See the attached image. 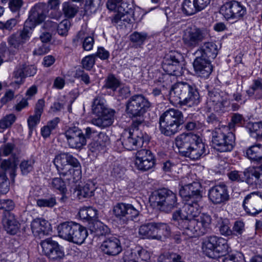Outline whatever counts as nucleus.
<instances>
[{
  "label": "nucleus",
  "mask_w": 262,
  "mask_h": 262,
  "mask_svg": "<svg viewBox=\"0 0 262 262\" xmlns=\"http://www.w3.org/2000/svg\"><path fill=\"white\" fill-rule=\"evenodd\" d=\"M169 100L175 106L191 107L200 103V97L195 84L182 82L172 86L169 92Z\"/></svg>",
  "instance_id": "nucleus-1"
},
{
  "label": "nucleus",
  "mask_w": 262,
  "mask_h": 262,
  "mask_svg": "<svg viewBox=\"0 0 262 262\" xmlns=\"http://www.w3.org/2000/svg\"><path fill=\"white\" fill-rule=\"evenodd\" d=\"M150 106L149 101L142 95H135L129 98L126 103L125 111L132 119L134 126L144 124L143 115Z\"/></svg>",
  "instance_id": "nucleus-2"
},
{
  "label": "nucleus",
  "mask_w": 262,
  "mask_h": 262,
  "mask_svg": "<svg viewBox=\"0 0 262 262\" xmlns=\"http://www.w3.org/2000/svg\"><path fill=\"white\" fill-rule=\"evenodd\" d=\"M183 123L182 113L174 108L166 110L159 118L160 130L166 136H171L178 133Z\"/></svg>",
  "instance_id": "nucleus-3"
},
{
  "label": "nucleus",
  "mask_w": 262,
  "mask_h": 262,
  "mask_svg": "<svg viewBox=\"0 0 262 262\" xmlns=\"http://www.w3.org/2000/svg\"><path fill=\"white\" fill-rule=\"evenodd\" d=\"M234 135L228 126L215 127L212 132L211 142L214 148L220 152L231 151L235 146Z\"/></svg>",
  "instance_id": "nucleus-4"
},
{
  "label": "nucleus",
  "mask_w": 262,
  "mask_h": 262,
  "mask_svg": "<svg viewBox=\"0 0 262 262\" xmlns=\"http://www.w3.org/2000/svg\"><path fill=\"white\" fill-rule=\"evenodd\" d=\"M149 199L152 205L165 212H170L178 207L176 194L166 188L154 191Z\"/></svg>",
  "instance_id": "nucleus-5"
},
{
  "label": "nucleus",
  "mask_w": 262,
  "mask_h": 262,
  "mask_svg": "<svg viewBox=\"0 0 262 262\" xmlns=\"http://www.w3.org/2000/svg\"><path fill=\"white\" fill-rule=\"evenodd\" d=\"M105 100L100 96H97L93 100L92 110L93 114L98 116L93 118L91 123L101 128H104L111 125L114 120V113L113 110L105 107Z\"/></svg>",
  "instance_id": "nucleus-6"
},
{
  "label": "nucleus",
  "mask_w": 262,
  "mask_h": 262,
  "mask_svg": "<svg viewBox=\"0 0 262 262\" xmlns=\"http://www.w3.org/2000/svg\"><path fill=\"white\" fill-rule=\"evenodd\" d=\"M202 249L206 256L216 259L226 255L229 252V247L225 238L212 236L203 242Z\"/></svg>",
  "instance_id": "nucleus-7"
},
{
  "label": "nucleus",
  "mask_w": 262,
  "mask_h": 262,
  "mask_svg": "<svg viewBox=\"0 0 262 262\" xmlns=\"http://www.w3.org/2000/svg\"><path fill=\"white\" fill-rule=\"evenodd\" d=\"M191 176H187L181 181L180 194L184 200H191L200 202L202 199V187L199 182H191Z\"/></svg>",
  "instance_id": "nucleus-8"
},
{
  "label": "nucleus",
  "mask_w": 262,
  "mask_h": 262,
  "mask_svg": "<svg viewBox=\"0 0 262 262\" xmlns=\"http://www.w3.org/2000/svg\"><path fill=\"white\" fill-rule=\"evenodd\" d=\"M122 0H108L106 6L110 10L117 11L112 21L114 24L120 23L129 24L133 15V10L129 5L125 3H121Z\"/></svg>",
  "instance_id": "nucleus-9"
},
{
  "label": "nucleus",
  "mask_w": 262,
  "mask_h": 262,
  "mask_svg": "<svg viewBox=\"0 0 262 262\" xmlns=\"http://www.w3.org/2000/svg\"><path fill=\"white\" fill-rule=\"evenodd\" d=\"M143 125L132 124L128 132L123 133L121 138L123 147L128 150H136L143 144L144 134L140 130Z\"/></svg>",
  "instance_id": "nucleus-10"
},
{
  "label": "nucleus",
  "mask_w": 262,
  "mask_h": 262,
  "mask_svg": "<svg viewBox=\"0 0 262 262\" xmlns=\"http://www.w3.org/2000/svg\"><path fill=\"white\" fill-rule=\"evenodd\" d=\"M212 219L208 213H202L189 223L187 235L189 236H201L207 233L210 229Z\"/></svg>",
  "instance_id": "nucleus-11"
},
{
  "label": "nucleus",
  "mask_w": 262,
  "mask_h": 262,
  "mask_svg": "<svg viewBox=\"0 0 262 262\" xmlns=\"http://www.w3.org/2000/svg\"><path fill=\"white\" fill-rule=\"evenodd\" d=\"M17 160L15 158H9L3 160L0 167V192L6 194L9 190V182L6 176L9 173L11 179L15 176Z\"/></svg>",
  "instance_id": "nucleus-12"
},
{
  "label": "nucleus",
  "mask_w": 262,
  "mask_h": 262,
  "mask_svg": "<svg viewBox=\"0 0 262 262\" xmlns=\"http://www.w3.org/2000/svg\"><path fill=\"white\" fill-rule=\"evenodd\" d=\"M229 105L228 96L225 93H220L216 90L208 91L206 105L209 111L222 112Z\"/></svg>",
  "instance_id": "nucleus-13"
},
{
  "label": "nucleus",
  "mask_w": 262,
  "mask_h": 262,
  "mask_svg": "<svg viewBox=\"0 0 262 262\" xmlns=\"http://www.w3.org/2000/svg\"><path fill=\"white\" fill-rule=\"evenodd\" d=\"M113 213L120 222L126 224L129 220H134L139 214V211L130 204L118 203L112 209Z\"/></svg>",
  "instance_id": "nucleus-14"
},
{
  "label": "nucleus",
  "mask_w": 262,
  "mask_h": 262,
  "mask_svg": "<svg viewBox=\"0 0 262 262\" xmlns=\"http://www.w3.org/2000/svg\"><path fill=\"white\" fill-rule=\"evenodd\" d=\"M182 55L177 52H171L167 55L163 63V68L169 75L180 76L183 74V68L180 64Z\"/></svg>",
  "instance_id": "nucleus-15"
},
{
  "label": "nucleus",
  "mask_w": 262,
  "mask_h": 262,
  "mask_svg": "<svg viewBox=\"0 0 262 262\" xmlns=\"http://www.w3.org/2000/svg\"><path fill=\"white\" fill-rule=\"evenodd\" d=\"M206 35V31L195 27H189L184 30L182 40L187 47L194 48L205 39Z\"/></svg>",
  "instance_id": "nucleus-16"
},
{
  "label": "nucleus",
  "mask_w": 262,
  "mask_h": 262,
  "mask_svg": "<svg viewBox=\"0 0 262 262\" xmlns=\"http://www.w3.org/2000/svg\"><path fill=\"white\" fill-rule=\"evenodd\" d=\"M70 148L81 150L86 144V140L82 129L77 126L69 128L64 133Z\"/></svg>",
  "instance_id": "nucleus-17"
},
{
  "label": "nucleus",
  "mask_w": 262,
  "mask_h": 262,
  "mask_svg": "<svg viewBox=\"0 0 262 262\" xmlns=\"http://www.w3.org/2000/svg\"><path fill=\"white\" fill-rule=\"evenodd\" d=\"M246 12V7L235 1L225 3L220 9V13L227 19L238 20L244 17Z\"/></svg>",
  "instance_id": "nucleus-18"
},
{
  "label": "nucleus",
  "mask_w": 262,
  "mask_h": 262,
  "mask_svg": "<svg viewBox=\"0 0 262 262\" xmlns=\"http://www.w3.org/2000/svg\"><path fill=\"white\" fill-rule=\"evenodd\" d=\"M44 254L52 261H59L64 256V251L58 243L51 238L40 243Z\"/></svg>",
  "instance_id": "nucleus-19"
},
{
  "label": "nucleus",
  "mask_w": 262,
  "mask_h": 262,
  "mask_svg": "<svg viewBox=\"0 0 262 262\" xmlns=\"http://www.w3.org/2000/svg\"><path fill=\"white\" fill-rule=\"evenodd\" d=\"M53 163L60 176L66 177V172L71 166L78 167L79 161L73 155L68 152H62L56 155Z\"/></svg>",
  "instance_id": "nucleus-20"
},
{
  "label": "nucleus",
  "mask_w": 262,
  "mask_h": 262,
  "mask_svg": "<svg viewBox=\"0 0 262 262\" xmlns=\"http://www.w3.org/2000/svg\"><path fill=\"white\" fill-rule=\"evenodd\" d=\"M245 211L255 215L262 211V194L259 192H252L247 195L243 202Z\"/></svg>",
  "instance_id": "nucleus-21"
},
{
  "label": "nucleus",
  "mask_w": 262,
  "mask_h": 262,
  "mask_svg": "<svg viewBox=\"0 0 262 262\" xmlns=\"http://www.w3.org/2000/svg\"><path fill=\"white\" fill-rule=\"evenodd\" d=\"M208 196L214 205L225 204L230 198L228 187L224 183L211 187L208 190Z\"/></svg>",
  "instance_id": "nucleus-22"
},
{
  "label": "nucleus",
  "mask_w": 262,
  "mask_h": 262,
  "mask_svg": "<svg viewBox=\"0 0 262 262\" xmlns=\"http://www.w3.org/2000/svg\"><path fill=\"white\" fill-rule=\"evenodd\" d=\"M46 7L45 4L40 3L32 7L28 18L25 22V27L32 31L37 25L41 23L46 17Z\"/></svg>",
  "instance_id": "nucleus-23"
},
{
  "label": "nucleus",
  "mask_w": 262,
  "mask_h": 262,
  "mask_svg": "<svg viewBox=\"0 0 262 262\" xmlns=\"http://www.w3.org/2000/svg\"><path fill=\"white\" fill-rule=\"evenodd\" d=\"M135 165L138 169L146 171L155 165V159L151 151L147 149L138 150L136 154Z\"/></svg>",
  "instance_id": "nucleus-24"
},
{
  "label": "nucleus",
  "mask_w": 262,
  "mask_h": 262,
  "mask_svg": "<svg viewBox=\"0 0 262 262\" xmlns=\"http://www.w3.org/2000/svg\"><path fill=\"white\" fill-rule=\"evenodd\" d=\"M199 136L192 133H183L175 139L176 146L180 154L184 156L193 144L198 140Z\"/></svg>",
  "instance_id": "nucleus-25"
},
{
  "label": "nucleus",
  "mask_w": 262,
  "mask_h": 262,
  "mask_svg": "<svg viewBox=\"0 0 262 262\" xmlns=\"http://www.w3.org/2000/svg\"><path fill=\"white\" fill-rule=\"evenodd\" d=\"M193 66L195 73L202 77L208 78L212 71L211 61L201 56L196 57Z\"/></svg>",
  "instance_id": "nucleus-26"
},
{
  "label": "nucleus",
  "mask_w": 262,
  "mask_h": 262,
  "mask_svg": "<svg viewBox=\"0 0 262 262\" xmlns=\"http://www.w3.org/2000/svg\"><path fill=\"white\" fill-rule=\"evenodd\" d=\"M32 31L24 25L23 29L19 34H13L8 38L9 45L15 49H19L29 40Z\"/></svg>",
  "instance_id": "nucleus-27"
},
{
  "label": "nucleus",
  "mask_w": 262,
  "mask_h": 262,
  "mask_svg": "<svg viewBox=\"0 0 262 262\" xmlns=\"http://www.w3.org/2000/svg\"><path fill=\"white\" fill-rule=\"evenodd\" d=\"M101 248L104 253L111 256H116L122 251L119 239L114 236L106 238L101 244Z\"/></svg>",
  "instance_id": "nucleus-28"
},
{
  "label": "nucleus",
  "mask_w": 262,
  "mask_h": 262,
  "mask_svg": "<svg viewBox=\"0 0 262 262\" xmlns=\"http://www.w3.org/2000/svg\"><path fill=\"white\" fill-rule=\"evenodd\" d=\"M37 72V68L34 66L27 65L23 63L18 65L15 69L13 77L16 79L15 82L21 84L23 80L27 76H33Z\"/></svg>",
  "instance_id": "nucleus-29"
},
{
  "label": "nucleus",
  "mask_w": 262,
  "mask_h": 262,
  "mask_svg": "<svg viewBox=\"0 0 262 262\" xmlns=\"http://www.w3.org/2000/svg\"><path fill=\"white\" fill-rule=\"evenodd\" d=\"M31 227L34 235L39 238L48 234L51 231L50 224L46 220L40 218L34 220L31 223Z\"/></svg>",
  "instance_id": "nucleus-30"
},
{
  "label": "nucleus",
  "mask_w": 262,
  "mask_h": 262,
  "mask_svg": "<svg viewBox=\"0 0 262 262\" xmlns=\"http://www.w3.org/2000/svg\"><path fill=\"white\" fill-rule=\"evenodd\" d=\"M205 145L200 137L184 156L193 160H198L204 154Z\"/></svg>",
  "instance_id": "nucleus-31"
},
{
  "label": "nucleus",
  "mask_w": 262,
  "mask_h": 262,
  "mask_svg": "<svg viewBox=\"0 0 262 262\" xmlns=\"http://www.w3.org/2000/svg\"><path fill=\"white\" fill-rule=\"evenodd\" d=\"M172 220L178 223L180 229L183 230L187 234V231L189 228V223L191 220H189L186 212L184 211V207L182 209L176 210L172 214Z\"/></svg>",
  "instance_id": "nucleus-32"
},
{
  "label": "nucleus",
  "mask_w": 262,
  "mask_h": 262,
  "mask_svg": "<svg viewBox=\"0 0 262 262\" xmlns=\"http://www.w3.org/2000/svg\"><path fill=\"white\" fill-rule=\"evenodd\" d=\"M3 222L7 233L12 235L17 233L19 228V224L14 214L10 212H7L3 220Z\"/></svg>",
  "instance_id": "nucleus-33"
},
{
  "label": "nucleus",
  "mask_w": 262,
  "mask_h": 262,
  "mask_svg": "<svg viewBox=\"0 0 262 262\" xmlns=\"http://www.w3.org/2000/svg\"><path fill=\"white\" fill-rule=\"evenodd\" d=\"M77 223L66 222L60 224L57 227L60 237L70 242Z\"/></svg>",
  "instance_id": "nucleus-34"
},
{
  "label": "nucleus",
  "mask_w": 262,
  "mask_h": 262,
  "mask_svg": "<svg viewBox=\"0 0 262 262\" xmlns=\"http://www.w3.org/2000/svg\"><path fill=\"white\" fill-rule=\"evenodd\" d=\"M248 177L246 180V183L252 186L262 188V171L261 169H256L251 167H249V171L246 172Z\"/></svg>",
  "instance_id": "nucleus-35"
},
{
  "label": "nucleus",
  "mask_w": 262,
  "mask_h": 262,
  "mask_svg": "<svg viewBox=\"0 0 262 262\" xmlns=\"http://www.w3.org/2000/svg\"><path fill=\"white\" fill-rule=\"evenodd\" d=\"M219 49L217 46L213 42H206L199 50L202 53L201 56L209 60L214 59L218 54Z\"/></svg>",
  "instance_id": "nucleus-36"
},
{
  "label": "nucleus",
  "mask_w": 262,
  "mask_h": 262,
  "mask_svg": "<svg viewBox=\"0 0 262 262\" xmlns=\"http://www.w3.org/2000/svg\"><path fill=\"white\" fill-rule=\"evenodd\" d=\"M184 201H185V204L183 206L184 211L186 212L190 220L195 219L201 214L200 207L199 204L200 202L191 200Z\"/></svg>",
  "instance_id": "nucleus-37"
},
{
  "label": "nucleus",
  "mask_w": 262,
  "mask_h": 262,
  "mask_svg": "<svg viewBox=\"0 0 262 262\" xmlns=\"http://www.w3.org/2000/svg\"><path fill=\"white\" fill-rule=\"evenodd\" d=\"M82 40H83L82 41L83 49L85 51L91 50L94 46V39L93 36H86L85 31L81 30L78 32L75 37L73 38V41L76 43Z\"/></svg>",
  "instance_id": "nucleus-38"
},
{
  "label": "nucleus",
  "mask_w": 262,
  "mask_h": 262,
  "mask_svg": "<svg viewBox=\"0 0 262 262\" xmlns=\"http://www.w3.org/2000/svg\"><path fill=\"white\" fill-rule=\"evenodd\" d=\"M246 157L253 162H262V144H255L248 148Z\"/></svg>",
  "instance_id": "nucleus-39"
},
{
  "label": "nucleus",
  "mask_w": 262,
  "mask_h": 262,
  "mask_svg": "<svg viewBox=\"0 0 262 262\" xmlns=\"http://www.w3.org/2000/svg\"><path fill=\"white\" fill-rule=\"evenodd\" d=\"M88 235L86 229L77 223L70 242L80 245L84 242Z\"/></svg>",
  "instance_id": "nucleus-40"
},
{
  "label": "nucleus",
  "mask_w": 262,
  "mask_h": 262,
  "mask_svg": "<svg viewBox=\"0 0 262 262\" xmlns=\"http://www.w3.org/2000/svg\"><path fill=\"white\" fill-rule=\"evenodd\" d=\"M94 187L92 184L86 183L84 185H78L75 191L79 199L89 198L93 195Z\"/></svg>",
  "instance_id": "nucleus-41"
},
{
  "label": "nucleus",
  "mask_w": 262,
  "mask_h": 262,
  "mask_svg": "<svg viewBox=\"0 0 262 262\" xmlns=\"http://www.w3.org/2000/svg\"><path fill=\"white\" fill-rule=\"evenodd\" d=\"M169 227L165 224L156 223L154 239L163 240L170 235Z\"/></svg>",
  "instance_id": "nucleus-42"
},
{
  "label": "nucleus",
  "mask_w": 262,
  "mask_h": 262,
  "mask_svg": "<svg viewBox=\"0 0 262 262\" xmlns=\"http://www.w3.org/2000/svg\"><path fill=\"white\" fill-rule=\"evenodd\" d=\"M156 223L154 222L145 224L140 226L139 233L148 238L154 239Z\"/></svg>",
  "instance_id": "nucleus-43"
},
{
  "label": "nucleus",
  "mask_w": 262,
  "mask_h": 262,
  "mask_svg": "<svg viewBox=\"0 0 262 262\" xmlns=\"http://www.w3.org/2000/svg\"><path fill=\"white\" fill-rule=\"evenodd\" d=\"M67 172L66 180L69 181L70 183H76L79 181L81 178V166L79 162L78 167L71 166L68 168L66 171Z\"/></svg>",
  "instance_id": "nucleus-44"
},
{
  "label": "nucleus",
  "mask_w": 262,
  "mask_h": 262,
  "mask_svg": "<svg viewBox=\"0 0 262 262\" xmlns=\"http://www.w3.org/2000/svg\"><path fill=\"white\" fill-rule=\"evenodd\" d=\"M214 217L216 220L217 224L220 226V232L222 235L225 236L232 235V229H230L229 220L222 217H218L216 214H215Z\"/></svg>",
  "instance_id": "nucleus-45"
},
{
  "label": "nucleus",
  "mask_w": 262,
  "mask_h": 262,
  "mask_svg": "<svg viewBox=\"0 0 262 262\" xmlns=\"http://www.w3.org/2000/svg\"><path fill=\"white\" fill-rule=\"evenodd\" d=\"M182 11L187 15H191L198 12L195 0H184L182 3Z\"/></svg>",
  "instance_id": "nucleus-46"
},
{
  "label": "nucleus",
  "mask_w": 262,
  "mask_h": 262,
  "mask_svg": "<svg viewBox=\"0 0 262 262\" xmlns=\"http://www.w3.org/2000/svg\"><path fill=\"white\" fill-rule=\"evenodd\" d=\"M158 262H185L182 256L176 253H166L161 255Z\"/></svg>",
  "instance_id": "nucleus-47"
},
{
  "label": "nucleus",
  "mask_w": 262,
  "mask_h": 262,
  "mask_svg": "<svg viewBox=\"0 0 262 262\" xmlns=\"http://www.w3.org/2000/svg\"><path fill=\"white\" fill-rule=\"evenodd\" d=\"M249 171V168L245 169L244 171L233 170L228 173L229 179L232 181L245 182L248 177V174L246 172Z\"/></svg>",
  "instance_id": "nucleus-48"
},
{
  "label": "nucleus",
  "mask_w": 262,
  "mask_h": 262,
  "mask_svg": "<svg viewBox=\"0 0 262 262\" xmlns=\"http://www.w3.org/2000/svg\"><path fill=\"white\" fill-rule=\"evenodd\" d=\"M49 184L52 189L58 190L61 194L66 193L67 191L65 182L60 178L52 179Z\"/></svg>",
  "instance_id": "nucleus-49"
},
{
  "label": "nucleus",
  "mask_w": 262,
  "mask_h": 262,
  "mask_svg": "<svg viewBox=\"0 0 262 262\" xmlns=\"http://www.w3.org/2000/svg\"><path fill=\"white\" fill-rule=\"evenodd\" d=\"M148 35L145 32H134L130 35V41L134 43L137 47H140L143 45L145 40L147 38Z\"/></svg>",
  "instance_id": "nucleus-50"
},
{
  "label": "nucleus",
  "mask_w": 262,
  "mask_h": 262,
  "mask_svg": "<svg viewBox=\"0 0 262 262\" xmlns=\"http://www.w3.org/2000/svg\"><path fill=\"white\" fill-rule=\"evenodd\" d=\"M35 162V159L33 158L23 160L19 165L22 174L26 175L32 171L33 169Z\"/></svg>",
  "instance_id": "nucleus-51"
},
{
  "label": "nucleus",
  "mask_w": 262,
  "mask_h": 262,
  "mask_svg": "<svg viewBox=\"0 0 262 262\" xmlns=\"http://www.w3.org/2000/svg\"><path fill=\"white\" fill-rule=\"evenodd\" d=\"M78 8L70 2H65L62 4V11L66 17H73L78 12Z\"/></svg>",
  "instance_id": "nucleus-52"
},
{
  "label": "nucleus",
  "mask_w": 262,
  "mask_h": 262,
  "mask_svg": "<svg viewBox=\"0 0 262 262\" xmlns=\"http://www.w3.org/2000/svg\"><path fill=\"white\" fill-rule=\"evenodd\" d=\"M80 217L83 220H90L97 215V210L91 207H83L79 211Z\"/></svg>",
  "instance_id": "nucleus-53"
},
{
  "label": "nucleus",
  "mask_w": 262,
  "mask_h": 262,
  "mask_svg": "<svg viewBox=\"0 0 262 262\" xmlns=\"http://www.w3.org/2000/svg\"><path fill=\"white\" fill-rule=\"evenodd\" d=\"M104 87L115 91L120 86V81L114 75H109L105 79Z\"/></svg>",
  "instance_id": "nucleus-54"
},
{
  "label": "nucleus",
  "mask_w": 262,
  "mask_h": 262,
  "mask_svg": "<svg viewBox=\"0 0 262 262\" xmlns=\"http://www.w3.org/2000/svg\"><path fill=\"white\" fill-rule=\"evenodd\" d=\"M139 251L137 247L135 249H129L125 251L124 254V262H137V255Z\"/></svg>",
  "instance_id": "nucleus-55"
},
{
  "label": "nucleus",
  "mask_w": 262,
  "mask_h": 262,
  "mask_svg": "<svg viewBox=\"0 0 262 262\" xmlns=\"http://www.w3.org/2000/svg\"><path fill=\"white\" fill-rule=\"evenodd\" d=\"M16 120L15 116L13 114L6 115L0 120V128L4 130L10 127Z\"/></svg>",
  "instance_id": "nucleus-56"
},
{
  "label": "nucleus",
  "mask_w": 262,
  "mask_h": 262,
  "mask_svg": "<svg viewBox=\"0 0 262 262\" xmlns=\"http://www.w3.org/2000/svg\"><path fill=\"white\" fill-rule=\"evenodd\" d=\"M37 205L40 207L52 208L56 204V198L51 196L45 199H38L37 201Z\"/></svg>",
  "instance_id": "nucleus-57"
},
{
  "label": "nucleus",
  "mask_w": 262,
  "mask_h": 262,
  "mask_svg": "<svg viewBox=\"0 0 262 262\" xmlns=\"http://www.w3.org/2000/svg\"><path fill=\"white\" fill-rule=\"evenodd\" d=\"M24 4L23 0H11L8 2L9 8L12 12L17 13V16H19V11Z\"/></svg>",
  "instance_id": "nucleus-58"
},
{
  "label": "nucleus",
  "mask_w": 262,
  "mask_h": 262,
  "mask_svg": "<svg viewBox=\"0 0 262 262\" xmlns=\"http://www.w3.org/2000/svg\"><path fill=\"white\" fill-rule=\"evenodd\" d=\"M95 57L93 55L84 57L81 61L82 68L88 71H90L95 64Z\"/></svg>",
  "instance_id": "nucleus-59"
},
{
  "label": "nucleus",
  "mask_w": 262,
  "mask_h": 262,
  "mask_svg": "<svg viewBox=\"0 0 262 262\" xmlns=\"http://www.w3.org/2000/svg\"><path fill=\"white\" fill-rule=\"evenodd\" d=\"M70 26V23L68 20H62L58 25L57 24V31L58 33L61 36L67 35L68 30Z\"/></svg>",
  "instance_id": "nucleus-60"
},
{
  "label": "nucleus",
  "mask_w": 262,
  "mask_h": 262,
  "mask_svg": "<svg viewBox=\"0 0 262 262\" xmlns=\"http://www.w3.org/2000/svg\"><path fill=\"white\" fill-rule=\"evenodd\" d=\"M245 224L242 221H236L232 227V235L238 236L241 235L245 231Z\"/></svg>",
  "instance_id": "nucleus-61"
},
{
  "label": "nucleus",
  "mask_w": 262,
  "mask_h": 262,
  "mask_svg": "<svg viewBox=\"0 0 262 262\" xmlns=\"http://www.w3.org/2000/svg\"><path fill=\"white\" fill-rule=\"evenodd\" d=\"M15 207L14 202L10 199H3L0 200V209H3L5 211H9L13 210Z\"/></svg>",
  "instance_id": "nucleus-62"
},
{
  "label": "nucleus",
  "mask_w": 262,
  "mask_h": 262,
  "mask_svg": "<svg viewBox=\"0 0 262 262\" xmlns=\"http://www.w3.org/2000/svg\"><path fill=\"white\" fill-rule=\"evenodd\" d=\"M139 251L137 255V262H148L150 259V254L148 252L140 247H137Z\"/></svg>",
  "instance_id": "nucleus-63"
},
{
  "label": "nucleus",
  "mask_w": 262,
  "mask_h": 262,
  "mask_svg": "<svg viewBox=\"0 0 262 262\" xmlns=\"http://www.w3.org/2000/svg\"><path fill=\"white\" fill-rule=\"evenodd\" d=\"M125 169L118 164H115L111 171V174L116 178H122L125 173Z\"/></svg>",
  "instance_id": "nucleus-64"
}]
</instances>
